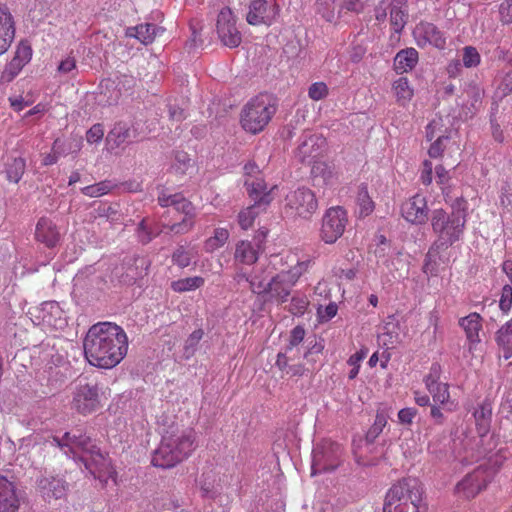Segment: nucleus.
<instances>
[{
  "instance_id": "f257e3e1",
  "label": "nucleus",
  "mask_w": 512,
  "mask_h": 512,
  "mask_svg": "<svg viewBox=\"0 0 512 512\" xmlns=\"http://www.w3.org/2000/svg\"><path fill=\"white\" fill-rule=\"evenodd\" d=\"M310 258L301 259L297 253L288 251L270 257L268 265L257 270L246 280L251 291L262 295L267 301L283 304L288 301L293 287L312 266Z\"/></svg>"
},
{
  "instance_id": "f03ea898",
  "label": "nucleus",
  "mask_w": 512,
  "mask_h": 512,
  "mask_svg": "<svg viewBox=\"0 0 512 512\" xmlns=\"http://www.w3.org/2000/svg\"><path fill=\"white\" fill-rule=\"evenodd\" d=\"M128 336L124 329L113 322L92 325L83 340L84 355L94 367L111 369L127 355Z\"/></svg>"
},
{
  "instance_id": "7ed1b4c3",
  "label": "nucleus",
  "mask_w": 512,
  "mask_h": 512,
  "mask_svg": "<svg viewBox=\"0 0 512 512\" xmlns=\"http://www.w3.org/2000/svg\"><path fill=\"white\" fill-rule=\"evenodd\" d=\"M52 443L64 451L66 455L79 457L85 468L102 483L109 480L116 483L117 472L108 457L100 452L95 442L81 431L66 432L62 438L53 437Z\"/></svg>"
},
{
  "instance_id": "20e7f679",
  "label": "nucleus",
  "mask_w": 512,
  "mask_h": 512,
  "mask_svg": "<svg viewBox=\"0 0 512 512\" xmlns=\"http://www.w3.org/2000/svg\"><path fill=\"white\" fill-rule=\"evenodd\" d=\"M161 441L152 455L155 467L169 469L187 459L196 448V432L178 423H163Z\"/></svg>"
},
{
  "instance_id": "39448f33",
  "label": "nucleus",
  "mask_w": 512,
  "mask_h": 512,
  "mask_svg": "<svg viewBox=\"0 0 512 512\" xmlns=\"http://www.w3.org/2000/svg\"><path fill=\"white\" fill-rule=\"evenodd\" d=\"M431 227L436 235L432 248L446 250L458 242L464 233L467 213L463 209L452 210L450 213L444 209H435L431 214Z\"/></svg>"
},
{
  "instance_id": "423d86ee",
  "label": "nucleus",
  "mask_w": 512,
  "mask_h": 512,
  "mask_svg": "<svg viewBox=\"0 0 512 512\" xmlns=\"http://www.w3.org/2000/svg\"><path fill=\"white\" fill-rule=\"evenodd\" d=\"M422 486L415 479H403L387 492L383 512H427Z\"/></svg>"
},
{
  "instance_id": "0eeeda50",
  "label": "nucleus",
  "mask_w": 512,
  "mask_h": 512,
  "mask_svg": "<svg viewBox=\"0 0 512 512\" xmlns=\"http://www.w3.org/2000/svg\"><path fill=\"white\" fill-rule=\"evenodd\" d=\"M277 111L271 95L260 93L252 97L242 108L240 125L247 133L256 135L262 132Z\"/></svg>"
},
{
  "instance_id": "6e6552de",
  "label": "nucleus",
  "mask_w": 512,
  "mask_h": 512,
  "mask_svg": "<svg viewBox=\"0 0 512 512\" xmlns=\"http://www.w3.org/2000/svg\"><path fill=\"white\" fill-rule=\"evenodd\" d=\"M158 203L162 207H172V209L167 210L166 213L168 215L177 213L183 216L180 221L173 223L163 222L164 227H166L169 232L174 234H186L194 228L196 209L192 202L187 200L182 194H167L162 192L158 196Z\"/></svg>"
},
{
  "instance_id": "1a4fd4ad",
  "label": "nucleus",
  "mask_w": 512,
  "mask_h": 512,
  "mask_svg": "<svg viewBox=\"0 0 512 512\" xmlns=\"http://www.w3.org/2000/svg\"><path fill=\"white\" fill-rule=\"evenodd\" d=\"M343 447L330 440H324L313 450L312 475L332 472L343 461Z\"/></svg>"
},
{
  "instance_id": "9d476101",
  "label": "nucleus",
  "mask_w": 512,
  "mask_h": 512,
  "mask_svg": "<svg viewBox=\"0 0 512 512\" xmlns=\"http://www.w3.org/2000/svg\"><path fill=\"white\" fill-rule=\"evenodd\" d=\"M71 409L81 415H89L101 408V388L96 382H80L74 389Z\"/></svg>"
},
{
  "instance_id": "9b49d317",
  "label": "nucleus",
  "mask_w": 512,
  "mask_h": 512,
  "mask_svg": "<svg viewBox=\"0 0 512 512\" xmlns=\"http://www.w3.org/2000/svg\"><path fill=\"white\" fill-rule=\"evenodd\" d=\"M347 223V211L343 207L328 208L322 217L320 238L326 244L335 243L343 235Z\"/></svg>"
},
{
  "instance_id": "f8f14e48",
  "label": "nucleus",
  "mask_w": 512,
  "mask_h": 512,
  "mask_svg": "<svg viewBox=\"0 0 512 512\" xmlns=\"http://www.w3.org/2000/svg\"><path fill=\"white\" fill-rule=\"evenodd\" d=\"M285 207L295 216L310 219L318 209V200L311 189L300 187L287 194Z\"/></svg>"
},
{
  "instance_id": "ddd939ff",
  "label": "nucleus",
  "mask_w": 512,
  "mask_h": 512,
  "mask_svg": "<svg viewBox=\"0 0 512 512\" xmlns=\"http://www.w3.org/2000/svg\"><path fill=\"white\" fill-rule=\"evenodd\" d=\"M489 482V472L479 467L468 473L456 484L454 493L458 498L472 499L485 490Z\"/></svg>"
},
{
  "instance_id": "4468645a",
  "label": "nucleus",
  "mask_w": 512,
  "mask_h": 512,
  "mask_svg": "<svg viewBox=\"0 0 512 512\" xmlns=\"http://www.w3.org/2000/svg\"><path fill=\"white\" fill-rule=\"evenodd\" d=\"M216 30L223 45L229 48H235L240 45L242 36L236 26V19L230 8L225 7L220 10Z\"/></svg>"
},
{
  "instance_id": "2eb2a0df",
  "label": "nucleus",
  "mask_w": 512,
  "mask_h": 512,
  "mask_svg": "<svg viewBox=\"0 0 512 512\" xmlns=\"http://www.w3.org/2000/svg\"><path fill=\"white\" fill-rule=\"evenodd\" d=\"M401 216L413 225H423L428 219V202L426 196L417 193L402 202L400 207Z\"/></svg>"
},
{
  "instance_id": "dca6fc26",
  "label": "nucleus",
  "mask_w": 512,
  "mask_h": 512,
  "mask_svg": "<svg viewBox=\"0 0 512 512\" xmlns=\"http://www.w3.org/2000/svg\"><path fill=\"white\" fill-rule=\"evenodd\" d=\"M413 37L420 48L430 45L439 50H443L446 47L445 33L430 22H419L413 29Z\"/></svg>"
},
{
  "instance_id": "f3484780",
  "label": "nucleus",
  "mask_w": 512,
  "mask_h": 512,
  "mask_svg": "<svg viewBox=\"0 0 512 512\" xmlns=\"http://www.w3.org/2000/svg\"><path fill=\"white\" fill-rule=\"evenodd\" d=\"M61 238L60 227L53 219L47 216H42L38 219L34 232L36 242L44 245L48 249H52L60 244Z\"/></svg>"
},
{
  "instance_id": "a211bd4d",
  "label": "nucleus",
  "mask_w": 512,
  "mask_h": 512,
  "mask_svg": "<svg viewBox=\"0 0 512 512\" xmlns=\"http://www.w3.org/2000/svg\"><path fill=\"white\" fill-rule=\"evenodd\" d=\"M279 14L277 4L269 5L266 0H252L247 14V22L251 25H271Z\"/></svg>"
},
{
  "instance_id": "6ab92c4d",
  "label": "nucleus",
  "mask_w": 512,
  "mask_h": 512,
  "mask_svg": "<svg viewBox=\"0 0 512 512\" xmlns=\"http://www.w3.org/2000/svg\"><path fill=\"white\" fill-rule=\"evenodd\" d=\"M325 139L316 134L305 136L295 150V157L302 163H310L321 155Z\"/></svg>"
},
{
  "instance_id": "aec40b11",
  "label": "nucleus",
  "mask_w": 512,
  "mask_h": 512,
  "mask_svg": "<svg viewBox=\"0 0 512 512\" xmlns=\"http://www.w3.org/2000/svg\"><path fill=\"white\" fill-rule=\"evenodd\" d=\"M20 508V497L14 482L0 475V512H17Z\"/></svg>"
},
{
  "instance_id": "412c9836",
  "label": "nucleus",
  "mask_w": 512,
  "mask_h": 512,
  "mask_svg": "<svg viewBox=\"0 0 512 512\" xmlns=\"http://www.w3.org/2000/svg\"><path fill=\"white\" fill-rule=\"evenodd\" d=\"M245 186L249 197L254 200L255 204L267 206L273 200V191L277 189V185H274L267 190V185L263 178H247L245 180Z\"/></svg>"
},
{
  "instance_id": "4be33fe9",
  "label": "nucleus",
  "mask_w": 512,
  "mask_h": 512,
  "mask_svg": "<svg viewBox=\"0 0 512 512\" xmlns=\"http://www.w3.org/2000/svg\"><path fill=\"white\" fill-rule=\"evenodd\" d=\"M37 484L45 499H61L68 490V484L63 479L51 475L41 477Z\"/></svg>"
},
{
  "instance_id": "5701e85b",
  "label": "nucleus",
  "mask_w": 512,
  "mask_h": 512,
  "mask_svg": "<svg viewBox=\"0 0 512 512\" xmlns=\"http://www.w3.org/2000/svg\"><path fill=\"white\" fill-rule=\"evenodd\" d=\"M15 36V23L9 9L0 5V55L10 47Z\"/></svg>"
},
{
  "instance_id": "b1692460",
  "label": "nucleus",
  "mask_w": 512,
  "mask_h": 512,
  "mask_svg": "<svg viewBox=\"0 0 512 512\" xmlns=\"http://www.w3.org/2000/svg\"><path fill=\"white\" fill-rule=\"evenodd\" d=\"M201 496L205 499H215L221 493L220 478L214 471L203 472L197 481Z\"/></svg>"
},
{
  "instance_id": "393cba45",
  "label": "nucleus",
  "mask_w": 512,
  "mask_h": 512,
  "mask_svg": "<svg viewBox=\"0 0 512 512\" xmlns=\"http://www.w3.org/2000/svg\"><path fill=\"white\" fill-rule=\"evenodd\" d=\"M419 61V53L413 48H405L397 52L394 57V70L398 74L412 71Z\"/></svg>"
},
{
  "instance_id": "a878e982",
  "label": "nucleus",
  "mask_w": 512,
  "mask_h": 512,
  "mask_svg": "<svg viewBox=\"0 0 512 512\" xmlns=\"http://www.w3.org/2000/svg\"><path fill=\"white\" fill-rule=\"evenodd\" d=\"M259 258V246L248 240H240L235 245L234 260L236 263L252 265Z\"/></svg>"
},
{
  "instance_id": "bb28decb",
  "label": "nucleus",
  "mask_w": 512,
  "mask_h": 512,
  "mask_svg": "<svg viewBox=\"0 0 512 512\" xmlns=\"http://www.w3.org/2000/svg\"><path fill=\"white\" fill-rule=\"evenodd\" d=\"M481 321V316L476 312L470 313L459 320V325L465 331L470 345L478 344L480 342L479 332L482 329Z\"/></svg>"
},
{
  "instance_id": "cd10ccee",
  "label": "nucleus",
  "mask_w": 512,
  "mask_h": 512,
  "mask_svg": "<svg viewBox=\"0 0 512 512\" xmlns=\"http://www.w3.org/2000/svg\"><path fill=\"white\" fill-rule=\"evenodd\" d=\"M473 415L479 436H486L491 427L492 405L490 401L484 400L482 403H480L475 409Z\"/></svg>"
},
{
  "instance_id": "c85d7f7f",
  "label": "nucleus",
  "mask_w": 512,
  "mask_h": 512,
  "mask_svg": "<svg viewBox=\"0 0 512 512\" xmlns=\"http://www.w3.org/2000/svg\"><path fill=\"white\" fill-rule=\"evenodd\" d=\"M42 321L45 325L54 329H62L66 325V319L63 317V311L55 302H47L42 308Z\"/></svg>"
},
{
  "instance_id": "c756f323",
  "label": "nucleus",
  "mask_w": 512,
  "mask_h": 512,
  "mask_svg": "<svg viewBox=\"0 0 512 512\" xmlns=\"http://www.w3.org/2000/svg\"><path fill=\"white\" fill-rule=\"evenodd\" d=\"M392 92L399 106L405 107L414 96V89L407 77H400L392 83Z\"/></svg>"
},
{
  "instance_id": "7c9ffc66",
  "label": "nucleus",
  "mask_w": 512,
  "mask_h": 512,
  "mask_svg": "<svg viewBox=\"0 0 512 512\" xmlns=\"http://www.w3.org/2000/svg\"><path fill=\"white\" fill-rule=\"evenodd\" d=\"M342 0H317V12L327 21L334 22L340 16Z\"/></svg>"
},
{
  "instance_id": "2f4dec72",
  "label": "nucleus",
  "mask_w": 512,
  "mask_h": 512,
  "mask_svg": "<svg viewBox=\"0 0 512 512\" xmlns=\"http://www.w3.org/2000/svg\"><path fill=\"white\" fill-rule=\"evenodd\" d=\"M496 342L503 349V357H512V320L508 321L496 333Z\"/></svg>"
},
{
  "instance_id": "473e14b6",
  "label": "nucleus",
  "mask_w": 512,
  "mask_h": 512,
  "mask_svg": "<svg viewBox=\"0 0 512 512\" xmlns=\"http://www.w3.org/2000/svg\"><path fill=\"white\" fill-rule=\"evenodd\" d=\"M163 32L164 29L162 27L152 23L140 24L135 27V37L145 45L151 44Z\"/></svg>"
},
{
  "instance_id": "72a5a7b5",
  "label": "nucleus",
  "mask_w": 512,
  "mask_h": 512,
  "mask_svg": "<svg viewBox=\"0 0 512 512\" xmlns=\"http://www.w3.org/2000/svg\"><path fill=\"white\" fill-rule=\"evenodd\" d=\"M205 283V279L201 276H193L178 279L171 282V289L177 293L194 291L201 288Z\"/></svg>"
},
{
  "instance_id": "f704fd0d",
  "label": "nucleus",
  "mask_w": 512,
  "mask_h": 512,
  "mask_svg": "<svg viewBox=\"0 0 512 512\" xmlns=\"http://www.w3.org/2000/svg\"><path fill=\"white\" fill-rule=\"evenodd\" d=\"M230 233L226 228H216L211 237L206 239L204 249L206 252L212 253L222 248L228 241Z\"/></svg>"
},
{
  "instance_id": "c9c22d12",
  "label": "nucleus",
  "mask_w": 512,
  "mask_h": 512,
  "mask_svg": "<svg viewBox=\"0 0 512 512\" xmlns=\"http://www.w3.org/2000/svg\"><path fill=\"white\" fill-rule=\"evenodd\" d=\"M432 395L434 402L447 407V410L452 411L456 405L450 401L449 386L446 383L438 384L434 387L427 389Z\"/></svg>"
},
{
  "instance_id": "e433bc0d",
  "label": "nucleus",
  "mask_w": 512,
  "mask_h": 512,
  "mask_svg": "<svg viewBox=\"0 0 512 512\" xmlns=\"http://www.w3.org/2000/svg\"><path fill=\"white\" fill-rule=\"evenodd\" d=\"M193 160L188 153L184 151H177L174 155V161L171 165V171L176 175H185L193 168Z\"/></svg>"
},
{
  "instance_id": "4c0bfd02",
  "label": "nucleus",
  "mask_w": 512,
  "mask_h": 512,
  "mask_svg": "<svg viewBox=\"0 0 512 512\" xmlns=\"http://www.w3.org/2000/svg\"><path fill=\"white\" fill-rule=\"evenodd\" d=\"M131 137L130 128L126 123L119 122L115 124L113 129L109 132L107 136L108 143L113 142L115 147H119L123 143H125Z\"/></svg>"
},
{
  "instance_id": "58836bf2",
  "label": "nucleus",
  "mask_w": 512,
  "mask_h": 512,
  "mask_svg": "<svg viewBox=\"0 0 512 512\" xmlns=\"http://www.w3.org/2000/svg\"><path fill=\"white\" fill-rule=\"evenodd\" d=\"M356 200L362 216H368L374 211L375 204L366 185L359 186Z\"/></svg>"
},
{
  "instance_id": "ea45409f",
  "label": "nucleus",
  "mask_w": 512,
  "mask_h": 512,
  "mask_svg": "<svg viewBox=\"0 0 512 512\" xmlns=\"http://www.w3.org/2000/svg\"><path fill=\"white\" fill-rule=\"evenodd\" d=\"M259 204H253L238 214V223L243 230L250 229L259 215Z\"/></svg>"
},
{
  "instance_id": "a19ab883",
  "label": "nucleus",
  "mask_w": 512,
  "mask_h": 512,
  "mask_svg": "<svg viewBox=\"0 0 512 512\" xmlns=\"http://www.w3.org/2000/svg\"><path fill=\"white\" fill-rule=\"evenodd\" d=\"M26 168L25 160L21 157L13 158L11 163L8 164L6 169L7 179L10 182L18 183Z\"/></svg>"
},
{
  "instance_id": "79ce46f5",
  "label": "nucleus",
  "mask_w": 512,
  "mask_h": 512,
  "mask_svg": "<svg viewBox=\"0 0 512 512\" xmlns=\"http://www.w3.org/2000/svg\"><path fill=\"white\" fill-rule=\"evenodd\" d=\"M114 184L109 180L100 181L98 183L85 186L81 189V193L88 197H100L109 193Z\"/></svg>"
},
{
  "instance_id": "37998d69",
  "label": "nucleus",
  "mask_w": 512,
  "mask_h": 512,
  "mask_svg": "<svg viewBox=\"0 0 512 512\" xmlns=\"http://www.w3.org/2000/svg\"><path fill=\"white\" fill-rule=\"evenodd\" d=\"M450 144L456 146V150L459 151L460 147L455 142L451 141V138L446 135H439L437 139L431 144L428 154L431 158H439L443 155V152Z\"/></svg>"
},
{
  "instance_id": "c03bdc74",
  "label": "nucleus",
  "mask_w": 512,
  "mask_h": 512,
  "mask_svg": "<svg viewBox=\"0 0 512 512\" xmlns=\"http://www.w3.org/2000/svg\"><path fill=\"white\" fill-rule=\"evenodd\" d=\"M204 336L203 329L199 328L194 330L185 340L183 346V353L186 359L195 355L198 345Z\"/></svg>"
},
{
  "instance_id": "a18cd8bd",
  "label": "nucleus",
  "mask_w": 512,
  "mask_h": 512,
  "mask_svg": "<svg viewBox=\"0 0 512 512\" xmlns=\"http://www.w3.org/2000/svg\"><path fill=\"white\" fill-rule=\"evenodd\" d=\"M367 354L368 350L366 348H361L359 351L349 357L347 363L352 367L348 373V378L350 380L357 377L360 370V364L366 358Z\"/></svg>"
},
{
  "instance_id": "49530a36",
  "label": "nucleus",
  "mask_w": 512,
  "mask_h": 512,
  "mask_svg": "<svg viewBox=\"0 0 512 512\" xmlns=\"http://www.w3.org/2000/svg\"><path fill=\"white\" fill-rule=\"evenodd\" d=\"M407 22V14L398 7H393L390 11V24L396 33H400Z\"/></svg>"
},
{
  "instance_id": "de8ad7c7",
  "label": "nucleus",
  "mask_w": 512,
  "mask_h": 512,
  "mask_svg": "<svg viewBox=\"0 0 512 512\" xmlns=\"http://www.w3.org/2000/svg\"><path fill=\"white\" fill-rule=\"evenodd\" d=\"M462 61H463V65L466 68H472V67H476L480 64L481 57L475 47L466 46L463 48Z\"/></svg>"
},
{
  "instance_id": "09e8293b",
  "label": "nucleus",
  "mask_w": 512,
  "mask_h": 512,
  "mask_svg": "<svg viewBox=\"0 0 512 512\" xmlns=\"http://www.w3.org/2000/svg\"><path fill=\"white\" fill-rule=\"evenodd\" d=\"M328 93V86L322 81L312 83L308 89V96L314 101H320L326 98Z\"/></svg>"
},
{
  "instance_id": "8fccbe9b",
  "label": "nucleus",
  "mask_w": 512,
  "mask_h": 512,
  "mask_svg": "<svg viewBox=\"0 0 512 512\" xmlns=\"http://www.w3.org/2000/svg\"><path fill=\"white\" fill-rule=\"evenodd\" d=\"M499 308L503 314H508L512 309V285H504L499 299Z\"/></svg>"
},
{
  "instance_id": "3c124183",
  "label": "nucleus",
  "mask_w": 512,
  "mask_h": 512,
  "mask_svg": "<svg viewBox=\"0 0 512 512\" xmlns=\"http://www.w3.org/2000/svg\"><path fill=\"white\" fill-rule=\"evenodd\" d=\"M338 312V306L335 302L329 303L326 307L319 306L317 308V318L320 323L330 321L336 316Z\"/></svg>"
},
{
  "instance_id": "603ef678",
  "label": "nucleus",
  "mask_w": 512,
  "mask_h": 512,
  "mask_svg": "<svg viewBox=\"0 0 512 512\" xmlns=\"http://www.w3.org/2000/svg\"><path fill=\"white\" fill-rule=\"evenodd\" d=\"M192 255L191 252L186 250L184 247H179L175 250L172 255V261L180 268L188 267L191 263Z\"/></svg>"
},
{
  "instance_id": "864d4df0",
  "label": "nucleus",
  "mask_w": 512,
  "mask_h": 512,
  "mask_svg": "<svg viewBox=\"0 0 512 512\" xmlns=\"http://www.w3.org/2000/svg\"><path fill=\"white\" fill-rule=\"evenodd\" d=\"M309 301L306 296H294L291 298L289 312L293 315H303L307 310Z\"/></svg>"
},
{
  "instance_id": "5fc2aeb1",
  "label": "nucleus",
  "mask_w": 512,
  "mask_h": 512,
  "mask_svg": "<svg viewBox=\"0 0 512 512\" xmlns=\"http://www.w3.org/2000/svg\"><path fill=\"white\" fill-rule=\"evenodd\" d=\"M441 366L438 363H433L429 369V373L424 378V383L426 388L434 387L438 384H441L440 376H441Z\"/></svg>"
},
{
  "instance_id": "6e6d98bb",
  "label": "nucleus",
  "mask_w": 512,
  "mask_h": 512,
  "mask_svg": "<svg viewBox=\"0 0 512 512\" xmlns=\"http://www.w3.org/2000/svg\"><path fill=\"white\" fill-rule=\"evenodd\" d=\"M24 66L25 65L22 62L12 58V60L6 65L2 74V78L7 81H11L19 74Z\"/></svg>"
},
{
  "instance_id": "4d7b16f0",
  "label": "nucleus",
  "mask_w": 512,
  "mask_h": 512,
  "mask_svg": "<svg viewBox=\"0 0 512 512\" xmlns=\"http://www.w3.org/2000/svg\"><path fill=\"white\" fill-rule=\"evenodd\" d=\"M499 89L502 91L504 96L512 93V61H510L504 69V75L499 85Z\"/></svg>"
},
{
  "instance_id": "13d9d810",
  "label": "nucleus",
  "mask_w": 512,
  "mask_h": 512,
  "mask_svg": "<svg viewBox=\"0 0 512 512\" xmlns=\"http://www.w3.org/2000/svg\"><path fill=\"white\" fill-rule=\"evenodd\" d=\"M305 334V329L302 326H295L290 332L287 349L292 350L294 347L298 346L304 340Z\"/></svg>"
},
{
  "instance_id": "bf43d9fd",
  "label": "nucleus",
  "mask_w": 512,
  "mask_h": 512,
  "mask_svg": "<svg viewBox=\"0 0 512 512\" xmlns=\"http://www.w3.org/2000/svg\"><path fill=\"white\" fill-rule=\"evenodd\" d=\"M16 60L22 62L24 65L30 62L32 58V48L30 45L26 43H21L15 52V56L13 57Z\"/></svg>"
},
{
  "instance_id": "052dcab7",
  "label": "nucleus",
  "mask_w": 512,
  "mask_h": 512,
  "mask_svg": "<svg viewBox=\"0 0 512 512\" xmlns=\"http://www.w3.org/2000/svg\"><path fill=\"white\" fill-rule=\"evenodd\" d=\"M77 68L76 58L70 53L65 59H63L58 67L57 72L60 74H68Z\"/></svg>"
},
{
  "instance_id": "680f3d73",
  "label": "nucleus",
  "mask_w": 512,
  "mask_h": 512,
  "mask_svg": "<svg viewBox=\"0 0 512 512\" xmlns=\"http://www.w3.org/2000/svg\"><path fill=\"white\" fill-rule=\"evenodd\" d=\"M466 95L471 99L470 106L477 110L481 106L483 92L476 86H471L465 91Z\"/></svg>"
},
{
  "instance_id": "e2e57ef3",
  "label": "nucleus",
  "mask_w": 512,
  "mask_h": 512,
  "mask_svg": "<svg viewBox=\"0 0 512 512\" xmlns=\"http://www.w3.org/2000/svg\"><path fill=\"white\" fill-rule=\"evenodd\" d=\"M104 128L101 124H94L86 133L88 143H98L103 139Z\"/></svg>"
},
{
  "instance_id": "0e129e2a",
  "label": "nucleus",
  "mask_w": 512,
  "mask_h": 512,
  "mask_svg": "<svg viewBox=\"0 0 512 512\" xmlns=\"http://www.w3.org/2000/svg\"><path fill=\"white\" fill-rule=\"evenodd\" d=\"M500 20L504 24L512 23V0H504L499 7Z\"/></svg>"
},
{
  "instance_id": "69168bd1",
  "label": "nucleus",
  "mask_w": 512,
  "mask_h": 512,
  "mask_svg": "<svg viewBox=\"0 0 512 512\" xmlns=\"http://www.w3.org/2000/svg\"><path fill=\"white\" fill-rule=\"evenodd\" d=\"M432 174H433V165H432L431 161L425 160L422 163V169H421V175H420V180L423 185L428 186L432 183V180H433Z\"/></svg>"
},
{
  "instance_id": "338daca9",
  "label": "nucleus",
  "mask_w": 512,
  "mask_h": 512,
  "mask_svg": "<svg viewBox=\"0 0 512 512\" xmlns=\"http://www.w3.org/2000/svg\"><path fill=\"white\" fill-rule=\"evenodd\" d=\"M442 119H433L426 127V138L428 141L433 140L437 136V133L442 131Z\"/></svg>"
},
{
  "instance_id": "774afa93",
  "label": "nucleus",
  "mask_w": 512,
  "mask_h": 512,
  "mask_svg": "<svg viewBox=\"0 0 512 512\" xmlns=\"http://www.w3.org/2000/svg\"><path fill=\"white\" fill-rule=\"evenodd\" d=\"M416 414L417 410L415 408H403L398 412V419L400 423L409 425L412 423Z\"/></svg>"
}]
</instances>
